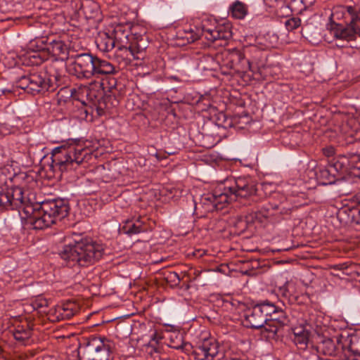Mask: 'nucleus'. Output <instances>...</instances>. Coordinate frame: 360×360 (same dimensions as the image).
<instances>
[{"instance_id":"f257e3e1","label":"nucleus","mask_w":360,"mask_h":360,"mask_svg":"<svg viewBox=\"0 0 360 360\" xmlns=\"http://www.w3.org/2000/svg\"><path fill=\"white\" fill-rule=\"evenodd\" d=\"M17 210L27 218L34 229H43L65 218L69 212L68 203L62 199L33 204L24 197L20 187L0 189V211Z\"/></svg>"},{"instance_id":"f03ea898","label":"nucleus","mask_w":360,"mask_h":360,"mask_svg":"<svg viewBox=\"0 0 360 360\" xmlns=\"http://www.w3.org/2000/svg\"><path fill=\"white\" fill-rule=\"evenodd\" d=\"M327 28L336 39L360 45V6L335 7Z\"/></svg>"},{"instance_id":"7ed1b4c3","label":"nucleus","mask_w":360,"mask_h":360,"mask_svg":"<svg viewBox=\"0 0 360 360\" xmlns=\"http://www.w3.org/2000/svg\"><path fill=\"white\" fill-rule=\"evenodd\" d=\"M104 254V248L92 238H85L74 244L65 245L60 255L65 264L74 267L75 266H86L98 261Z\"/></svg>"},{"instance_id":"20e7f679","label":"nucleus","mask_w":360,"mask_h":360,"mask_svg":"<svg viewBox=\"0 0 360 360\" xmlns=\"http://www.w3.org/2000/svg\"><path fill=\"white\" fill-rule=\"evenodd\" d=\"M248 196V181L245 178H238L234 186L216 189L213 193L204 194L200 200V205L205 212L222 210L226 204L236 201Z\"/></svg>"},{"instance_id":"39448f33","label":"nucleus","mask_w":360,"mask_h":360,"mask_svg":"<svg viewBox=\"0 0 360 360\" xmlns=\"http://www.w3.org/2000/svg\"><path fill=\"white\" fill-rule=\"evenodd\" d=\"M72 65L77 78L91 79L115 75L117 68L110 61L100 58L90 53H82L72 56Z\"/></svg>"},{"instance_id":"423d86ee","label":"nucleus","mask_w":360,"mask_h":360,"mask_svg":"<svg viewBox=\"0 0 360 360\" xmlns=\"http://www.w3.org/2000/svg\"><path fill=\"white\" fill-rule=\"evenodd\" d=\"M88 155L86 149L71 144L63 145L53 149L51 153V169L61 172L76 169Z\"/></svg>"},{"instance_id":"0eeeda50","label":"nucleus","mask_w":360,"mask_h":360,"mask_svg":"<svg viewBox=\"0 0 360 360\" xmlns=\"http://www.w3.org/2000/svg\"><path fill=\"white\" fill-rule=\"evenodd\" d=\"M232 32L229 24H213L209 20H202L200 27L195 26L185 29L181 37L186 39L188 43H193L204 37L207 41L214 42L217 40H227L231 37Z\"/></svg>"},{"instance_id":"6e6552de","label":"nucleus","mask_w":360,"mask_h":360,"mask_svg":"<svg viewBox=\"0 0 360 360\" xmlns=\"http://www.w3.org/2000/svg\"><path fill=\"white\" fill-rule=\"evenodd\" d=\"M169 347L188 354L192 353L196 360H213L219 353V346L214 340H205L193 347L191 343L183 341L181 334L171 335Z\"/></svg>"},{"instance_id":"1a4fd4ad","label":"nucleus","mask_w":360,"mask_h":360,"mask_svg":"<svg viewBox=\"0 0 360 360\" xmlns=\"http://www.w3.org/2000/svg\"><path fill=\"white\" fill-rule=\"evenodd\" d=\"M111 346L101 337L91 338L78 352L79 360H110Z\"/></svg>"},{"instance_id":"9d476101","label":"nucleus","mask_w":360,"mask_h":360,"mask_svg":"<svg viewBox=\"0 0 360 360\" xmlns=\"http://www.w3.org/2000/svg\"><path fill=\"white\" fill-rule=\"evenodd\" d=\"M251 305V313L249 314L250 327L255 329H261L262 335H266L265 326L268 321L269 314H272L276 309V307L269 302H264L255 303L254 301L249 302Z\"/></svg>"},{"instance_id":"9b49d317","label":"nucleus","mask_w":360,"mask_h":360,"mask_svg":"<svg viewBox=\"0 0 360 360\" xmlns=\"http://www.w3.org/2000/svg\"><path fill=\"white\" fill-rule=\"evenodd\" d=\"M49 84L47 73L44 72H31L17 81L18 87L32 95L49 91Z\"/></svg>"},{"instance_id":"f8f14e48","label":"nucleus","mask_w":360,"mask_h":360,"mask_svg":"<svg viewBox=\"0 0 360 360\" xmlns=\"http://www.w3.org/2000/svg\"><path fill=\"white\" fill-rule=\"evenodd\" d=\"M103 83L92 82L88 86H80L77 89L71 90L72 97L86 105L87 102H93L102 94Z\"/></svg>"},{"instance_id":"ddd939ff","label":"nucleus","mask_w":360,"mask_h":360,"mask_svg":"<svg viewBox=\"0 0 360 360\" xmlns=\"http://www.w3.org/2000/svg\"><path fill=\"white\" fill-rule=\"evenodd\" d=\"M269 316L270 318L268 317L266 326H265L266 334L264 336L266 338H273L276 335L278 330L286 324L288 318L285 313L283 310H278L277 307L276 311Z\"/></svg>"},{"instance_id":"4468645a","label":"nucleus","mask_w":360,"mask_h":360,"mask_svg":"<svg viewBox=\"0 0 360 360\" xmlns=\"http://www.w3.org/2000/svg\"><path fill=\"white\" fill-rule=\"evenodd\" d=\"M148 45L149 41L146 36L134 34L131 36V43L125 57L128 58L131 56L134 59H143L145 56L144 52Z\"/></svg>"},{"instance_id":"2eb2a0df","label":"nucleus","mask_w":360,"mask_h":360,"mask_svg":"<svg viewBox=\"0 0 360 360\" xmlns=\"http://www.w3.org/2000/svg\"><path fill=\"white\" fill-rule=\"evenodd\" d=\"M112 35L115 42L117 49L120 51H124V56L127 53L128 48L131 43V36L129 30L122 25L115 27Z\"/></svg>"},{"instance_id":"dca6fc26","label":"nucleus","mask_w":360,"mask_h":360,"mask_svg":"<svg viewBox=\"0 0 360 360\" xmlns=\"http://www.w3.org/2000/svg\"><path fill=\"white\" fill-rule=\"evenodd\" d=\"M49 37L47 36L36 37L34 39L30 40L29 43V49H31L34 54L32 57L37 60L34 64L39 65L41 63L46 56V49Z\"/></svg>"},{"instance_id":"f3484780","label":"nucleus","mask_w":360,"mask_h":360,"mask_svg":"<svg viewBox=\"0 0 360 360\" xmlns=\"http://www.w3.org/2000/svg\"><path fill=\"white\" fill-rule=\"evenodd\" d=\"M47 46L46 56H51L63 60L68 58V47L61 39H55L52 37H49Z\"/></svg>"},{"instance_id":"a211bd4d","label":"nucleus","mask_w":360,"mask_h":360,"mask_svg":"<svg viewBox=\"0 0 360 360\" xmlns=\"http://www.w3.org/2000/svg\"><path fill=\"white\" fill-rule=\"evenodd\" d=\"M292 340L299 349L304 350L310 339V331L304 326H298L292 328Z\"/></svg>"},{"instance_id":"6ab92c4d","label":"nucleus","mask_w":360,"mask_h":360,"mask_svg":"<svg viewBox=\"0 0 360 360\" xmlns=\"http://www.w3.org/2000/svg\"><path fill=\"white\" fill-rule=\"evenodd\" d=\"M79 311V306L75 302H66L58 305L56 313L58 319H69Z\"/></svg>"},{"instance_id":"aec40b11","label":"nucleus","mask_w":360,"mask_h":360,"mask_svg":"<svg viewBox=\"0 0 360 360\" xmlns=\"http://www.w3.org/2000/svg\"><path fill=\"white\" fill-rule=\"evenodd\" d=\"M96 43L98 49L102 52H109L117 48L112 35L103 32L96 38Z\"/></svg>"},{"instance_id":"412c9836","label":"nucleus","mask_w":360,"mask_h":360,"mask_svg":"<svg viewBox=\"0 0 360 360\" xmlns=\"http://www.w3.org/2000/svg\"><path fill=\"white\" fill-rule=\"evenodd\" d=\"M321 340L316 346L317 352L328 356L335 355L336 353V345L333 339L327 337L320 338Z\"/></svg>"},{"instance_id":"4be33fe9","label":"nucleus","mask_w":360,"mask_h":360,"mask_svg":"<svg viewBox=\"0 0 360 360\" xmlns=\"http://www.w3.org/2000/svg\"><path fill=\"white\" fill-rule=\"evenodd\" d=\"M345 355L348 360H360V336L352 337Z\"/></svg>"},{"instance_id":"5701e85b","label":"nucleus","mask_w":360,"mask_h":360,"mask_svg":"<svg viewBox=\"0 0 360 360\" xmlns=\"http://www.w3.org/2000/svg\"><path fill=\"white\" fill-rule=\"evenodd\" d=\"M347 156L342 155L333 158L329 163L332 172H334L336 175L338 173H345L349 172L347 165Z\"/></svg>"},{"instance_id":"b1692460","label":"nucleus","mask_w":360,"mask_h":360,"mask_svg":"<svg viewBox=\"0 0 360 360\" xmlns=\"http://www.w3.org/2000/svg\"><path fill=\"white\" fill-rule=\"evenodd\" d=\"M198 66L199 69L204 71L216 70L219 64L212 56L205 55L200 58Z\"/></svg>"},{"instance_id":"393cba45","label":"nucleus","mask_w":360,"mask_h":360,"mask_svg":"<svg viewBox=\"0 0 360 360\" xmlns=\"http://www.w3.org/2000/svg\"><path fill=\"white\" fill-rule=\"evenodd\" d=\"M123 231L124 233L131 235L145 231L146 228L143 226V222L141 221V217H139L134 223L127 221L126 225L123 226Z\"/></svg>"},{"instance_id":"a878e982","label":"nucleus","mask_w":360,"mask_h":360,"mask_svg":"<svg viewBox=\"0 0 360 360\" xmlns=\"http://www.w3.org/2000/svg\"><path fill=\"white\" fill-rule=\"evenodd\" d=\"M229 13L236 19H243L247 13L245 5L239 1H235L229 8Z\"/></svg>"},{"instance_id":"bb28decb","label":"nucleus","mask_w":360,"mask_h":360,"mask_svg":"<svg viewBox=\"0 0 360 360\" xmlns=\"http://www.w3.org/2000/svg\"><path fill=\"white\" fill-rule=\"evenodd\" d=\"M347 126L350 127V129L347 131L348 136L353 139L354 141H360V125L356 120H350L348 121Z\"/></svg>"},{"instance_id":"cd10ccee","label":"nucleus","mask_w":360,"mask_h":360,"mask_svg":"<svg viewBox=\"0 0 360 360\" xmlns=\"http://www.w3.org/2000/svg\"><path fill=\"white\" fill-rule=\"evenodd\" d=\"M63 76L58 72H49V75H47V81H50L49 82V91H54L60 85H62L63 82Z\"/></svg>"},{"instance_id":"c85d7f7f","label":"nucleus","mask_w":360,"mask_h":360,"mask_svg":"<svg viewBox=\"0 0 360 360\" xmlns=\"http://www.w3.org/2000/svg\"><path fill=\"white\" fill-rule=\"evenodd\" d=\"M320 177L325 180L324 184H331L335 183L338 179L337 175L334 172H332L331 168L329 165L324 169L319 171Z\"/></svg>"},{"instance_id":"c756f323","label":"nucleus","mask_w":360,"mask_h":360,"mask_svg":"<svg viewBox=\"0 0 360 360\" xmlns=\"http://www.w3.org/2000/svg\"><path fill=\"white\" fill-rule=\"evenodd\" d=\"M32 335V331L30 329L18 326L13 332L14 338L20 342L28 340Z\"/></svg>"},{"instance_id":"7c9ffc66","label":"nucleus","mask_w":360,"mask_h":360,"mask_svg":"<svg viewBox=\"0 0 360 360\" xmlns=\"http://www.w3.org/2000/svg\"><path fill=\"white\" fill-rule=\"evenodd\" d=\"M347 161L349 171L360 169V154H349Z\"/></svg>"},{"instance_id":"2f4dec72","label":"nucleus","mask_w":360,"mask_h":360,"mask_svg":"<svg viewBox=\"0 0 360 360\" xmlns=\"http://www.w3.org/2000/svg\"><path fill=\"white\" fill-rule=\"evenodd\" d=\"M262 273L261 265L257 259H250L249 258V276H255Z\"/></svg>"},{"instance_id":"473e14b6","label":"nucleus","mask_w":360,"mask_h":360,"mask_svg":"<svg viewBox=\"0 0 360 360\" xmlns=\"http://www.w3.org/2000/svg\"><path fill=\"white\" fill-rule=\"evenodd\" d=\"M301 25V20L299 18H291L285 22V26L288 31H292Z\"/></svg>"},{"instance_id":"72a5a7b5","label":"nucleus","mask_w":360,"mask_h":360,"mask_svg":"<svg viewBox=\"0 0 360 360\" xmlns=\"http://www.w3.org/2000/svg\"><path fill=\"white\" fill-rule=\"evenodd\" d=\"M315 1L316 0H294V4L295 6H299L300 11H302L311 7Z\"/></svg>"},{"instance_id":"f704fd0d","label":"nucleus","mask_w":360,"mask_h":360,"mask_svg":"<svg viewBox=\"0 0 360 360\" xmlns=\"http://www.w3.org/2000/svg\"><path fill=\"white\" fill-rule=\"evenodd\" d=\"M166 279L167 282L172 283L175 285L180 283L179 276L176 272H169L167 276Z\"/></svg>"},{"instance_id":"c9c22d12","label":"nucleus","mask_w":360,"mask_h":360,"mask_svg":"<svg viewBox=\"0 0 360 360\" xmlns=\"http://www.w3.org/2000/svg\"><path fill=\"white\" fill-rule=\"evenodd\" d=\"M359 203L360 204V196L358 198ZM352 214V219L355 223L360 224V207L359 208L350 210Z\"/></svg>"},{"instance_id":"e433bc0d","label":"nucleus","mask_w":360,"mask_h":360,"mask_svg":"<svg viewBox=\"0 0 360 360\" xmlns=\"http://www.w3.org/2000/svg\"><path fill=\"white\" fill-rule=\"evenodd\" d=\"M323 153L326 157H331L335 154V148L333 146H328L322 149Z\"/></svg>"},{"instance_id":"4c0bfd02","label":"nucleus","mask_w":360,"mask_h":360,"mask_svg":"<svg viewBox=\"0 0 360 360\" xmlns=\"http://www.w3.org/2000/svg\"><path fill=\"white\" fill-rule=\"evenodd\" d=\"M162 338L156 332H154L150 337V340L149 344L151 345H154L155 344H158L159 340H161Z\"/></svg>"},{"instance_id":"58836bf2","label":"nucleus","mask_w":360,"mask_h":360,"mask_svg":"<svg viewBox=\"0 0 360 360\" xmlns=\"http://www.w3.org/2000/svg\"><path fill=\"white\" fill-rule=\"evenodd\" d=\"M288 283H286L283 286L279 288V292L283 297H288L290 295V292L288 288Z\"/></svg>"},{"instance_id":"ea45409f","label":"nucleus","mask_w":360,"mask_h":360,"mask_svg":"<svg viewBox=\"0 0 360 360\" xmlns=\"http://www.w3.org/2000/svg\"><path fill=\"white\" fill-rule=\"evenodd\" d=\"M13 87L10 88H0V93L4 95H9L13 94Z\"/></svg>"},{"instance_id":"a19ab883","label":"nucleus","mask_w":360,"mask_h":360,"mask_svg":"<svg viewBox=\"0 0 360 360\" xmlns=\"http://www.w3.org/2000/svg\"><path fill=\"white\" fill-rule=\"evenodd\" d=\"M347 267H348V266L346 263L335 264V265H333L331 266V268L333 269L340 270V271L345 270V269H347Z\"/></svg>"},{"instance_id":"79ce46f5","label":"nucleus","mask_w":360,"mask_h":360,"mask_svg":"<svg viewBox=\"0 0 360 360\" xmlns=\"http://www.w3.org/2000/svg\"><path fill=\"white\" fill-rule=\"evenodd\" d=\"M240 120H244V124L245 125L247 124V122L245 121V120H246V115H245L244 116L236 117V119L235 120H236V123L238 125V127L241 128V129H243V128H245V126H243V125L240 124Z\"/></svg>"},{"instance_id":"37998d69","label":"nucleus","mask_w":360,"mask_h":360,"mask_svg":"<svg viewBox=\"0 0 360 360\" xmlns=\"http://www.w3.org/2000/svg\"><path fill=\"white\" fill-rule=\"evenodd\" d=\"M36 307L41 308L43 307L47 306V302L45 300H39V302H36L35 303Z\"/></svg>"},{"instance_id":"c03bdc74","label":"nucleus","mask_w":360,"mask_h":360,"mask_svg":"<svg viewBox=\"0 0 360 360\" xmlns=\"http://www.w3.org/2000/svg\"><path fill=\"white\" fill-rule=\"evenodd\" d=\"M271 38H272V40L271 41V43L273 44H276L278 42V37L277 34H273L272 36H271Z\"/></svg>"},{"instance_id":"a18cd8bd","label":"nucleus","mask_w":360,"mask_h":360,"mask_svg":"<svg viewBox=\"0 0 360 360\" xmlns=\"http://www.w3.org/2000/svg\"><path fill=\"white\" fill-rule=\"evenodd\" d=\"M241 273L243 275H248V270L246 269V270L242 271Z\"/></svg>"},{"instance_id":"49530a36","label":"nucleus","mask_w":360,"mask_h":360,"mask_svg":"<svg viewBox=\"0 0 360 360\" xmlns=\"http://www.w3.org/2000/svg\"><path fill=\"white\" fill-rule=\"evenodd\" d=\"M248 68H249V71H252V70L251 64H250V62H249V66H248Z\"/></svg>"},{"instance_id":"de8ad7c7","label":"nucleus","mask_w":360,"mask_h":360,"mask_svg":"<svg viewBox=\"0 0 360 360\" xmlns=\"http://www.w3.org/2000/svg\"><path fill=\"white\" fill-rule=\"evenodd\" d=\"M94 191H95L94 190H89V191H87V193H94Z\"/></svg>"},{"instance_id":"09e8293b","label":"nucleus","mask_w":360,"mask_h":360,"mask_svg":"<svg viewBox=\"0 0 360 360\" xmlns=\"http://www.w3.org/2000/svg\"><path fill=\"white\" fill-rule=\"evenodd\" d=\"M244 318L245 320H248V315H244Z\"/></svg>"},{"instance_id":"8fccbe9b","label":"nucleus","mask_w":360,"mask_h":360,"mask_svg":"<svg viewBox=\"0 0 360 360\" xmlns=\"http://www.w3.org/2000/svg\"><path fill=\"white\" fill-rule=\"evenodd\" d=\"M234 360H246V359H234Z\"/></svg>"},{"instance_id":"3c124183","label":"nucleus","mask_w":360,"mask_h":360,"mask_svg":"<svg viewBox=\"0 0 360 360\" xmlns=\"http://www.w3.org/2000/svg\"><path fill=\"white\" fill-rule=\"evenodd\" d=\"M251 46L252 47V49H256V46Z\"/></svg>"},{"instance_id":"603ef678","label":"nucleus","mask_w":360,"mask_h":360,"mask_svg":"<svg viewBox=\"0 0 360 360\" xmlns=\"http://www.w3.org/2000/svg\"><path fill=\"white\" fill-rule=\"evenodd\" d=\"M238 56V59H240V55L239 54Z\"/></svg>"}]
</instances>
